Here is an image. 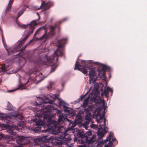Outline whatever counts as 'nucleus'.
Wrapping results in <instances>:
<instances>
[{
  "instance_id": "12",
  "label": "nucleus",
  "mask_w": 147,
  "mask_h": 147,
  "mask_svg": "<svg viewBox=\"0 0 147 147\" xmlns=\"http://www.w3.org/2000/svg\"><path fill=\"white\" fill-rule=\"evenodd\" d=\"M78 61H77L76 63L74 69H78L82 71L83 74H87V70L89 69V67L87 66L83 67L82 68H80L81 65L78 64Z\"/></svg>"
},
{
  "instance_id": "18",
  "label": "nucleus",
  "mask_w": 147,
  "mask_h": 147,
  "mask_svg": "<svg viewBox=\"0 0 147 147\" xmlns=\"http://www.w3.org/2000/svg\"><path fill=\"white\" fill-rule=\"evenodd\" d=\"M99 65H100V67L102 68V75L104 76L105 74V71L107 67L105 65L102 64H100L99 63Z\"/></svg>"
},
{
  "instance_id": "32",
  "label": "nucleus",
  "mask_w": 147,
  "mask_h": 147,
  "mask_svg": "<svg viewBox=\"0 0 147 147\" xmlns=\"http://www.w3.org/2000/svg\"><path fill=\"white\" fill-rule=\"evenodd\" d=\"M45 147H51L49 146L45 145Z\"/></svg>"
},
{
  "instance_id": "13",
  "label": "nucleus",
  "mask_w": 147,
  "mask_h": 147,
  "mask_svg": "<svg viewBox=\"0 0 147 147\" xmlns=\"http://www.w3.org/2000/svg\"><path fill=\"white\" fill-rule=\"evenodd\" d=\"M53 3L52 2L50 1L45 4L44 1H42L41 5L40 7L45 11L48 9L49 7L53 5Z\"/></svg>"
},
{
  "instance_id": "1",
  "label": "nucleus",
  "mask_w": 147,
  "mask_h": 147,
  "mask_svg": "<svg viewBox=\"0 0 147 147\" xmlns=\"http://www.w3.org/2000/svg\"><path fill=\"white\" fill-rule=\"evenodd\" d=\"M57 97L56 94H50L43 98H38L36 105L38 108H41V111L40 114H37L35 116L36 118L34 121L36 127L35 128V131H49L52 134L55 133V130L57 129L58 122L52 121L55 115H51V113L52 110H56L57 108L51 105L52 102L51 99L53 100Z\"/></svg>"
},
{
  "instance_id": "28",
  "label": "nucleus",
  "mask_w": 147,
  "mask_h": 147,
  "mask_svg": "<svg viewBox=\"0 0 147 147\" xmlns=\"http://www.w3.org/2000/svg\"><path fill=\"white\" fill-rule=\"evenodd\" d=\"M86 61H81V62L83 64V63H85Z\"/></svg>"
},
{
  "instance_id": "30",
  "label": "nucleus",
  "mask_w": 147,
  "mask_h": 147,
  "mask_svg": "<svg viewBox=\"0 0 147 147\" xmlns=\"http://www.w3.org/2000/svg\"><path fill=\"white\" fill-rule=\"evenodd\" d=\"M37 15L38 16V17H39L38 19H40V16H39L38 14V13H37Z\"/></svg>"
},
{
  "instance_id": "10",
  "label": "nucleus",
  "mask_w": 147,
  "mask_h": 147,
  "mask_svg": "<svg viewBox=\"0 0 147 147\" xmlns=\"http://www.w3.org/2000/svg\"><path fill=\"white\" fill-rule=\"evenodd\" d=\"M58 101L60 106H62L64 108V111L66 113L67 115H70L72 116H74L75 114H76L74 110L71 108L65 107L66 103L63 101L58 99Z\"/></svg>"
},
{
  "instance_id": "6",
  "label": "nucleus",
  "mask_w": 147,
  "mask_h": 147,
  "mask_svg": "<svg viewBox=\"0 0 147 147\" xmlns=\"http://www.w3.org/2000/svg\"><path fill=\"white\" fill-rule=\"evenodd\" d=\"M66 42V40L65 39H62L59 40L58 42V45L57 46V50L55 52L54 55L51 56L50 58H48V56H46V61L43 63V64L44 65H48L49 66H53L51 69V71H53L55 69V67H57V65L56 64L53 65V60H54L55 55L56 57L62 56L63 54L64 51V45Z\"/></svg>"
},
{
  "instance_id": "19",
  "label": "nucleus",
  "mask_w": 147,
  "mask_h": 147,
  "mask_svg": "<svg viewBox=\"0 0 147 147\" xmlns=\"http://www.w3.org/2000/svg\"><path fill=\"white\" fill-rule=\"evenodd\" d=\"M9 66H8L7 64H5L4 66L2 67L1 68H0V72L2 71H7L10 68H8Z\"/></svg>"
},
{
  "instance_id": "11",
  "label": "nucleus",
  "mask_w": 147,
  "mask_h": 147,
  "mask_svg": "<svg viewBox=\"0 0 147 147\" xmlns=\"http://www.w3.org/2000/svg\"><path fill=\"white\" fill-rule=\"evenodd\" d=\"M96 70L94 68H92L90 69L89 73V76L90 77V84L93 83L94 84L96 79Z\"/></svg>"
},
{
  "instance_id": "17",
  "label": "nucleus",
  "mask_w": 147,
  "mask_h": 147,
  "mask_svg": "<svg viewBox=\"0 0 147 147\" xmlns=\"http://www.w3.org/2000/svg\"><path fill=\"white\" fill-rule=\"evenodd\" d=\"M2 38V41H3V45H4V47H5V49H6V50H7V51L8 52V53L9 54H10L11 53H13L15 51H18L19 49H20L19 47H18L17 49H13V50H11V49H9V50H8L7 49V48H6V45H5V44L4 43V42H3V38Z\"/></svg>"
},
{
  "instance_id": "4",
  "label": "nucleus",
  "mask_w": 147,
  "mask_h": 147,
  "mask_svg": "<svg viewBox=\"0 0 147 147\" xmlns=\"http://www.w3.org/2000/svg\"><path fill=\"white\" fill-rule=\"evenodd\" d=\"M23 117L21 115H10L8 116L4 114H1L0 113V118L2 120H6V122L7 123L12 119L16 118V119L18 118H19V120L16 121V122H18V126L21 127L20 128H18L17 126L16 125H12L11 126L6 125H1L3 126L5 128H7V127H10V131H9V132H10L11 134V135H10L9 137H11L12 140H14L15 139H16L17 142L18 143H20V144L18 147H24V146L22 145H26L28 144L29 142H27V138H26L23 136H19L18 135H17L15 133H14L12 130L13 129H16L18 131H19L20 129H22L24 125V123L22 121Z\"/></svg>"
},
{
  "instance_id": "23",
  "label": "nucleus",
  "mask_w": 147,
  "mask_h": 147,
  "mask_svg": "<svg viewBox=\"0 0 147 147\" xmlns=\"http://www.w3.org/2000/svg\"><path fill=\"white\" fill-rule=\"evenodd\" d=\"M20 88L21 89H26V87L25 86V84H22L20 87Z\"/></svg>"
},
{
  "instance_id": "29",
  "label": "nucleus",
  "mask_w": 147,
  "mask_h": 147,
  "mask_svg": "<svg viewBox=\"0 0 147 147\" xmlns=\"http://www.w3.org/2000/svg\"><path fill=\"white\" fill-rule=\"evenodd\" d=\"M84 97H85V95H84L83 96H82L81 97V99H82L83 98H84Z\"/></svg>"
},
{
  "instance_id": "8",
  "label": "nucleus",
  "mask_w": 147,
  "mask_h": 147,
  "mask_svg": "<svg viewBox=\"0 0 147 147\" xmlns=\"http://www.w3.org/2000/svg\"><path fill=\"white\" fill-rule=\"evenodd\" d=\"M16 22L19 26H20L22 28H28L30 29L29 30L25 31L26 32H28V33L26 36L23 40L22 42H21L20 44L21 45L26 40L28 36L33 32V30L35 28V26L37 25V24L35 21H33L32 22L29 24L27 25H22L21 26L20 23H18L17 20H16Z\"/></svg>"
},
{
  "instance_id": "9",
  "label": "nucleus",
  "mask_w": 147,
  "mask_h": 147,
  "mask_svg": "<svg viewBox=\"0 0 147 147\" xmlns=\"http://www.w3.org/2000/svg\"><path fill=\"white\" fill-rule=\"evenodd\" d=\"M55 28L53 26H51L50 28V31L48 35H47V30L45 27H41L37 30L36 32H35L34 36H36L39 32L40 31L43 32L45 33V34L43 35L42 36L40 37L39 39L41 40L44 39V40L45 41L46 40L49 38V35H52L54 34V30Z\"/></svg>"
},
{
  "instance_id": "7",
  "label": "nucleus",
  "mask_w": 147,
  "mask_h": 147,
  "mask_svg": "<svg viewBox=\"0 0 147 147\" xmlns=\"http://www.w3.org/2000/svg\"><path fill=\"white\" fill-rule=\"evenodd\" d=\"M98 84H96V86H95L94 90H93L92 93L90 94L88 97L84 100V101L83 106L86 108L88 104H92L93 102L96 101L99 98L98 97V94L99 93V91L98 89Z\"/></svg>"
},
{
  "instance_id": "33",
  "label": "nucleus",
  "mask_w": 147,
  "mask_h": 147,
  "mask_svg": "<svg viewBox=\"0 0 147 147\" xmlns=\"http://www.w3.org/2000/svg\"><path fill=\"white\" fill-rule=\"evenodd\" d=\"M56 61H57L58 60L57 57H56Z\"/></svg>"
},
{
  "instance_id": "24",
  "label": "nucleus",
  "mask_w": 147,
  "mask_h": 147,
  "mask_svg": "<svg viewBox=\"0 0 147 147\" xmlns=\"http://www.w3.org/2000/svg\"><path fill=\"white\" fill-rule=\"evenodd\" d=\"M13 0H10V1L9 2V3L8 4V6H9V7H10L12 3H13Z\"/></svg>"
},
{
  "instance_id": "25",
  "label": "nucleus",
  "mask_w": 147,
  "mask_h": 147,
  "mask_svg": "<svg viewBox=\"0 0 147 147\" xmlns=\"http://www.w3.org/2000/svg\"><path fill=\"white\" fill-rule=\"evenodd\" d=\"M17 90V89L14 90H9L8 91V92H12L13 91H14L15 90Z\"/></svg>"
},
{
  "instance_id": "22",
  "label": "nucleus",
  "mask_w": 147,
  "mask_h": 147,
  "mask_svg": "<svg viewBox=\"0 0 147 147\" xmlns=\"http://www.w3.org/2000/svg\"><path fill=\"white\" fill-rule=\"evenodd\" d=\"M91 127L92 128L94 129L97 128L98 126L94 124H92L91 125Z\"/></svg>"
},
{
  "instance_id": "16",
  "label": "nucleus",
  "mask_w": 147,
  "mask_h": 147,
  "mask_svg": "<svg viewBox=\"0 0 147 147\" xmlns=\"http://www.w3.org/2000/svg\"><path fill=\"white\" fill-rule=\"evenodd\" d=\"M109 92H111V93H112V89L110 88L109 87H107L105 89L104 92L102 93V96L104 94L106 97H107L108 96V95L109 94Z\"/></svg>"
},
{
  "instance_id": "5",
  "label": "nucleus",
  "mask_w": 147,
  "mask_h": 147,
  "mask_svg": "<svg viewBox=\"0 0 147 147\" xmlns=\"http://www.w3.org/2000/svg\"><path fill=\"white\" fill-rule=\"evenodd\" d=\"M82 116L80 114H78L76 117L74 122H71L69 124V127L70 128V131L73 133L75 136V139L76 136L81 138V143H86V144L80 146L78 147H93L92 145L96 140V136L93 135L90 139L88 140V136L92 134L91 132L90 131H87L86 134H84L83 131L79 130L77 128L73 129L76 124L80 123L82 122L81 118Z\"/></svg>"
},
{
  "instance_id": "14",
  "label": "nucleus",
  "mask_w": 147,
  "mask_h": 147,
  "mask_svg": "<svg viewBox=\"0 0 147 147\" xmlns=\"http://www.w3.org/2000/svg\"><path fill=\"white\" fill-rule=\"evenodd\" d=\"M36 76L34 80L37 82H40L44 78L42 74L39 72H37L36 73Z\"/></svg>"
},
{
  "instance_id": "3",
  "label": "nucleus",
  "mask_w": 147,
  "mask_h": 147,
  "mask_svg": "<svg viewBox=\"0 0 147 147\" xmlns=\"http://www.w3.org/2000/svg\"><path fill=\"white\" fill-rule=\"evenodd\" d=\"M102 108H104V110L105 108L104 100H101L100 102H96L94 104L89 106L88 108L85 110L86 113L85 119L88 121H84L82 124L84 127L87 129L92 113L93 117L95 118L98 123L100 124L103 121L104 123L102 125L100 124L99 125L100 127L98 128L97 135L100 138H102L108 131V129L105 124L106 120L104 118V115L101 113Z\"/></svg>"
},
{
  "instance_id": "15",
  "label": "nucleus",
  "mask_w": 147,
  "mask_h": 147,
  "mask_svg": "<svg viewBox=\"0 0 147 147\" xmlns=\"http://www.w3.org/2000/svg\"><path fill=\"white\" fill-rule=\"evenodd\" d=\"M113 133L112 132H110L109 136L107 137L106 139V140H105L104 141H102L101 142H98V146H100L101 145V146H102V145L101 144H102L105 142L106 141H108L110 140L111 137H112L113 136Z\"/></svg>"
},
{
  "instance_id": "34",
  "label": "nucleus",
  "mask_w": 147,
  "mask_h": 147,
  "mask_svg": "<svg viewBox=\"0 0 147 147\" xmlns=\"http://www.w3.org/2000/svg\"><path fill=\"white\" fill-rule=\"evenodd\" d=\"M98 72H99V74H100V70H98Z\"/></svg>"
},
{
  "instance_id": "21",
  "label": "nucleus",
  "mask_w": 147,
  "mask_h": 147,
  "mask_svg": "<svg viewBox=\"0 0 147 147\" xmlns=\"http://www.w3.org/2000/svg\"><path fill=\"white\" fill-rule=\"evenodd\" d=\"M105 147H113V142H109L108 143Z\"/></svg>"
},
{
  "instance_id": "20",
  "label": "nucleus",
  "mask_w": 147,
  "mask_h": 147,
  "mask_svg": "<svg viewBox=\"0 0 147 147\" xmlns=\"http://www.w3.org/2000/svg\"><path fill=\"white\" fill-rule=\"evenodd\" d=\"M27 7L25 6L23 9L20 11L18 13L17 18H19L21 15L24 13V11L26 10Z\"/></svg>"
},
{
  "instance_id": "31",
  "label": "nucleus",
  "mask_w": 147,
  "mask_h": 147,
  "mask_svg": "<svg viewBox=\"0 0 147 147\" xmlns=\"http://www.w3.org/2000/svg\"><path fill=\"white\" fill-rule=\"evenodd\" d=\"M39 110H38L37 109V110H34V111L38 112V111H39Z\"/></svg>"
},
{
  "instance_id": "2",
  "label": "nucleus",
  "mask_w": 147,
  "mask_h": 147,
  "mask_svg": "<svg viewBox=\"0 0 147 147\" xmlns=\"http://www.w3.org/2000/svg\"><path fill=\"white\" fill-rule=\"evenodd\" d=\"M57 113L59 119L57 129L55 130V133H53V136L50 138H47L46 136L37 138L36 141H38L39 144L41 142L51 143L54 146H61L62 144H66L70 142L71 140L70 136L67 134V132L70 131V128L68 127L67 129H65L62 126H61L63 123V120L65 119V118L68 121H69V120L66 116L63 115L61 111L58 110Z\"/></svg>"
},
{
  "instance_id": "27",
  "label": "nucleus",
  "mask_w": 147,
  "mask_h": 147,
  "mask_svg": "<svg viewBox=\"0 0 147 147\" xmlns=\"http://www.w3.org/2000/svg\"><path fill=\"white\" fill-rule=\"evenodd\" d=\"M116 140V139L115 138H113L112 139V141H115V140Z\"/></svg>"
},
{
  "instance_id": "26",
  "label": "nucleus",
  "mask_w": 147,
  "mask_h": 147,
  "mask_svg": "<svg viewBox=\"0 0 147 147\" xmlns=\"http://www.w3.org/2000/svg\"><path fill=\"white\" fill-rule=\"evenodd\" d=\"M40 7H38V8H35L34 9V10H38L39 9H40Z\"/></svg>"
}]
</instances>
